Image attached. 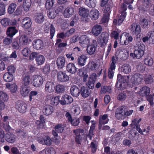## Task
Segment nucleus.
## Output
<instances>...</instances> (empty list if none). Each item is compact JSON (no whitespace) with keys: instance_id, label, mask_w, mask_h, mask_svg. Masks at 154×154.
Returning <instances> with one entry per match:
<instances>
[{"instance_id":"nucleus-1","label":"nucleus","mask_w":154,"mask_h":154,"mask_svg":"<svg viewBox=\"0 0 154 154\" xmlns=\"http://www.w3.org/2000/svg\"><path fill=\"white\" fill-rule=\"evenodd\" d=\"M144 49V45L143 44H140L135 47L134 53H130V56L133 59H139L143 55Z\"/></svg>"},{"instance_id":"nucleus-2","label":"nucleus","mask_w":154,"mask_h":154,"mask_svg":"<svg viewBox=\"0 0 154 154\" xmlns=\"http://www.w3.org/2000/svg\"><path fill=\"white\" fill-rule=\"evenodd\" d=\"M118 57L113 56L111 58V63L110 64V67L108 69V77L109 79L113 78L115 70L116 68V64L118 60Z\"/></svg>"},{"instance_id":"nucleus-3","label":"nucleus","mask_w":154,"mask_h":154,"mask_svg":"<svg viewBox=\"0 0 154 154\" xmlns=\"http://www.w3.org/2000/svg\"><path fill=\"white\" fill-rule=\"evenodd\" d=\"M130 30L132 35L137 36L141 33V28L139 25L136 23H133L131 26Z\"/></svg>"},{"instance_id":"nucleus-4","label":"nucleus","mask_w":154,"mask_h":154,"mask_svg":"<svg viewBox=\"0 0 154 154\" xmlns=\"http://www.w3.org/2000/svg\"><path fill=\"white\" fill-rule=\"evenodd\" d=\"M27 105L23 101L21 100H18L16 104L15 107L20 113H25L27 109Z\"/></svg>"},{"instance_id":"nucleus-5","label":"nucleus","mask_w":154,"mask_h":154,"mask_svg":"<svg viewBox=\"0 0 154 154\" xmlns=\"http://www.w3.org/2000/svg\"><path fill=\"white\" fill-rule=\"evenodd\" d=\"M73 101V99L72 97L67 94L63 95L60 100V103L62 105L70 104Z\"/></svg>"},{"instance_id":"nucleus-6","label":"nucleus","mask_w":154,"mask_h":154,"mask_svg":"<svg viewBox=\"0 0 154 154\" xmlns=\"http://www.w3.org/2000/svg\"><path fill=\"white\" fill-rule=\"evenodd\" d=\"M97 77V75L95 73L90 75L86 83V85L89 89H93L94 88Z\"/></svg>"},{"instance_id":"nucleus-7","label":"nucleus","mask_w":154,"mask_h":154,"mask_svg":"<svg viewBox=\"0 0 154 154\" xmlns=\"http://www.w3.org/2000/svg\"><path fill=\"white\" fill-rule=\"evenodd\" d=\"M43 78L40 75H34L33 77V85L35 87H40L43 83Z\"/></svg>"},{"instance_id":"nucleus-8","label":"nucleus","mask_w":154,"mask_h":154,"mask_svg":"<svg viewBox=\"0 0 154 154\" xmlns=\"http://www.w3.org/2000/svg\"><path fill=\"white\" fill-rule=\"evenodd\" d=\"M106 8L104 10V12L105 13L101 20V22L103 23H108L109 21V15L111 10L109 8V5H108Z\"/></svg>"},{"instance_id":"nucleus-9","label":"nucleus","mask_w":154,"mask_h":154,"mask_svg":"<svg viewBox=\"0 0 154 154\" xmlns=\"http://www.w3.org/2000/svg\"><path fill=\"white\" fill-rule=\"evenodd\" d=\"M37 141L39 143L48 146H51L52 143V140L48 136H46L43 138L38 137Z\"/></svg>"},{"instance_id":"nucleus-10","label":"nucleus","mask_w":154,"mask_h":154,"mask_svg":"<svg viewBox=\"0 0 154 154\" xmlns=\"http://www.w3.org/2000/svg\"><path fill=\"white\" fill-rule=\"evenodd\" d=\"M124 107L123 106L119 107L115 112L116 117L118 120L123 119L125 118V109Z\"/></svg>"},{"instance_id":"nucleus-11","label":"nucleus","mask_w":154,"mask_h":154,"mask_svg":"<svg viewBox=\"0 0 154 154\" xmlns=\"http://www.w3.org/2000/svg\"><path fill=\"white\" fill-rule=\"evenodd\" d=\"M79 42L80 45L83 48L88 46L90 42L89 38L86 35H82L79 38Z\"/></svg>"},{"instance_id":"nucleus-12","label":"nucleus","mask_w":154,"mask_h":154,"mask_svg":"<svg viewBox=\"0 0 154 154\" xmlns=\"http://www.w3.org/2000/svg\"><path fill=\"white\" fill-rule=\"evenodd\" d=\"M100 36L101 38H99V41L101 44V47L102 48L107 43L109 35L107 33L103 32L102 33Z\"/></svg>"},{"instance_id":"nucleus-13","label":"nucleus","mask_w":154,"mask_h":154,"mask_svg":"<svg viewBox=\"0 0 154 154\" xmlns=\"http://www.w3.org/2000/svg\"><path fill=\"white\" fill-rule=\"evenodd\" d=\"M69 79V77L66 73L60 71L57 73V80L61 82L68 81Z\"/></svg>"},{"instance_id":"nucleus-14","label":"nucleus","mask_w":154,"mask_h":154,"mask_svg":"<svg viewBox=\"0 0 154 154\" xmlns=\"http://www.w3.org/2000/svg\"><path fill=\"white\" fill-rule=\"evenodd\" d=\"M133 84L136 85L140 84L143 80V76L139 73H135L132 77Z\"/></svg>"},{"instance_id":"nucleus-15","label":"nucleus","mask_w":154,"mask_h":154,"mask_svg":"<svg viewBox=\"0 0 154 154\" xmlns=\"http://www.w3.org/2000/svg\"><path fill=\"white\" fill-rule=\"evenodd\" d=\"M32 46L34 48L37 50H40L43 48L44 43L42 40L38 39L33 41Z\"/></svg>"},{"instance_id":"nucleus-16","label":"nucleus","mask_w":154,"mask_h":154,"mask_svg":"<svg viewBox=\"0 0 154 154\" xmlns=\"http://www.w3.org/2000/svg\"><path fill=\"white\" fill-rule=\"evenodd\" d=\"M55 85L53 82H47L45 85V91L49 93H51L54 91L55 89Z\"/></svg>"},{"instance_id":"nucleus-17","label":"nucleus","mask_w":154,"mask_h":154,"mask_svg":"<svg viewBox=\"0 0 154 154\" xmlns=\"http://www.w3.org/2000/svg\"><path fill=\"white\" fill-rule=\"evenodd\" d=\"M34 20L36 23L41 24L43 23L45 20V16L42 12L37 13L34 17Z\"/></svg>"},{"instance_id":"nucleus-18","label":"nucleus","mask_w":154,"mask_h":154,"mask_svg":"<svg viewBox=\"0 0 154 154\" xmlns=\"http://www.w3.org/2000/svg\"><path fill=\"white\" fill-rule=\"evenodd\" d=\"M65 57L63 56H59L57 59L56 64L58 68L62 69L65 66L66 63Z\"/></svg>"},{"instance_id":"nucleus-19","label":"nucleus","mask_w":154,"mask_h":154,"mask_svg":"<svg viewBox=\"0 0 154 154\" xmlns=\"http://www.w3.org/2000/svg\"><path fill=\"white\" fill-rule=\"evenodd\" d=\"M54 111L53 107L50 105H46L43 108V112L44 115L49 116Z\"/></svg>"},{"instance_id":"nucleus-20","label":"nucleus","mask_w":154,"mask_h":154,"mask_svg":"<svg viewBox=\"0 0 154 154\" xmlns=\"http://www.w3.org/2000/svg\"><path fill=\"white\" fill-rule=\"evenodd\" d=\"M18 32V30L16 29L15 26L9 27L7 30L6 34L8 36L11 38H12L16 33Z\"/></svg>"},{"instance_id":"nucleus-21","label":"nucleus","mask_w":154,"mask_h":154,"mask_svg":"<svg viewBox=\"0 0 154 154\" xmlns=\"http://www.w3.org/2000/svg\"><path fill=\"white\" fill-rule=\"evenodd\" d=\"M102 29V27L100 25L98 24L95 25L92 29V33L95 36H98L101 32Z\"/></svg>"},{"instance_id":"nucleus-22","label":"nucleus","mask_w":154,"mask_h":154,"mask_svg":"<svg viewBox=\"0 0 154 154\" xmlns=\"http://www.w3.org/2000/svg\"><path fill=\"white\" fill-rule=\"evenodd\" d=\"M80 92L83 97H87L91 94V91L87 87L82 86L81 87Z\"/></svg>"},{"instance_id":"nucleus-23","label":"nucleus","mask_w":154,"mask_h":154,"mask_svg":"<svg viewBox=\"0 0 154 154\" xmlns=\"http://www.w3.org/2000/svg\"><path fill=\"white\" fill-rule=\"evenodd\" d=\"M18 40L20 46L23 47L27 45L28 42V38L26 35H22Z\"/></svg>"},{"instance_id":"nucleus-24","label":"nucleus","mask_w":154,"mask_h":154,"mask_svg":"<svg viewBox=\"0 0 154 154\" xmlns=\"http://www.w3.org/2000/svg\"><path fill=\"white\" fill-rule=\"evenodd\" d=\"M87 58L86 56L82 55L79 57L77 59V64L79 66H82L85 65Z\"/></svg>"},{"instance_id":"nucleus-25","label":"nucleus","mask_w":154,"mask_h":154,"mask_svg":"<svg viewBox=\"0 0 154 154\" xmlns=\"http://www.w3.org/2000/svg\"><path fill=\"white\" fill-rule=\"evenodd\" d=\"M66 69L68 72L71 74H74L77 71V68L74 64L72 63H69L67 64Z\"/></svg>"},{"instance_id":"nucleus-26","label":"nucleus","mask_w":154,"mask_h":154,"mask_svg":"<svg viewBox=\"0 0 154 154\" xmlns=\"http://www.w3.org/2000/svg\"><path fill=\"white\" fill-rule=\"evenodd\" d=\"M5 139L7 141L10 143H13L15 140L14 135L10 132H8L5 134Z\"/></svg>"},{"instance_id":"nucleus-27","label":"nucleus","mask_w":154,"mask_h":154,"mask_svg":"<svg viewBox=\"0 0 154 154\" xmlns=\"http://www.w3.org/2000/svg\"><path fill=\"white\" fill-rule=\"evenodd\" d=\"M74 12V9L72 7H68L64 11L63 15L65 17L69 18L73 15Z\"/></svg>"},{"instance_id":"nucleus-28","label":"nucleus","mask_w":154,"mask_h":154,"mask_svg":"<svg viewBox=\"0 0 154 154\" xmlns=\"http://www.w3.org/2000/svg\"><path fill=\"white\" fill-rule=\"evenodd\" d=\"M125 36L126 37V40L124 41V43L121 42V36L120 41V43L122 45H127L129 44L130 42H131L133 40L132 37L130 35L129 33L128 32H126Z\"/></svg>"},{"instance_id":"nucleus-29","label":"nucleus","mask_w":154,"mask_h":154,"mask_svg":"<svg viewBox=\"0 0 154 154\" xmlns=\"http://www.w3.org/2000/svg\"><path fill=\"white\" fill-rule=\"evenodd\" d=\"M99 14L97 10L94 9L91 11L89 16L92 20H95L98 18Z\"/></svg>"},{"instance_id":"nucleus-30","label":"nucleus","mask_w":154,"mask_h":154,"mask_svg":"<svg viewBox=\"0 0 154 154\" xmlns=\"http://www.w3.org/2000/svg\"><path fill=\"white\" fill-rule=\"evenodd\" d=\"M150 92V88L146 86L143 87L140 89L139 94L142 97L147 96Z\"/></svg>"},{"instance_id":"nucleus-31","label":"nucleus","mask_w":154,"mask_h":154,"mask_svg":"<svg viewBox=\"0 0 154 154\" xmlns=\"http://www.w3.org/2000/svg\"><path fill=\"white\" fill-rule=\"evenodd\" d=\"M29 92V89L28 86L22 85L20 88V92L21 95L23 97L28 96Z\"/></svg>"},{"instance_id":"nucleus-32","label":"nucleus","mask_w":154,"mask_h":154,"mask_svg":"<svg viewBox=\"0 0 154 154\" xmlns=\"http://www.w3.org/2000/svg\"><path fill=\"white\" fill-rule=\"evenodd\" d=\"M79 89L76 85L72 86L70 88V92L71 95L75 97H77L80 93Z\"/></svg>"},{"instance_id":"nucleus-33","label":"nucleus","mask_w":154,"mask_h":154,"mask_svg":"<svg viewBox=\"0 0 154 154\" xmlns=\"http://www.w3.org/2000/svg\"><path fill=\"white\" fill-rule=\"evenodd\" d=\"M89 11L88 9L85 8H81L79 10V15L84 18H86L89 15Z\"/></svg>"},{"instance_id":"nucleus-34","label":"nucleus","mask_w":154,"mask_h":154,"mask_svg":"<svg viewBox=\"0 0 154 154\" xmlns=\"http://www.w3.org/2000/svg\"><path fill=\"white\" fill-rule=\"evenodd\" d=\"M32 4L31 0H23V6L25 11H28Z\"/></svg>"},{"instance_id":"nucleus-35","label":"nucleus","mask_w":154,"mask_h":154,"mask_svg":"<svg viewBox=\"0 0 154 154\" xmlns=\"http://www.w3.org/2000/svg\"><path fill=\"white\" fill-rule=\"evenodd\" d=\"M49 30L45 29V31L46 33H48L49 31H50V38L51 39H52L55 34V29L54 27V25L52 24H51L50 26L49 27Z\"/></svg>"},{"instance_id":"nucleus-36","label":"nucleus","mask_w":154,"mask_h":154,"mask_svg":"<svg viewBox=\"0 0 154 154\" xmlns=\"http://www.w3.org/2000/svg\"><path fill=\"white\" fill-rule=\"evenodd\" d=\"M87 47V52L89 54L92 55L94 53L96 50V47L94 44H92Z\"/></svg>"},{"instance_id":"nucleus-37","label":"nucleus","mask_w":154,"mask_h":154,"mask_svg":"<svg viewBox=\"0 0 154 154\" xmlns=\"http://www.w3.org/2000/svg\"><path fill=\"white\" fill-rule=\"evenodd\" d=\"M144 63L147 66H152L153 63L152 58L149 55L146 56L144 59Z\"/></svg>"},{"instance_id":"nucleus-38","label":"nucleus","mask_w":154,"mask_h":154,"mask_svg":"<svg viewBox=\"0 0 154 154\" xmlns=\"http://www.w3.org/2000/svg\"><path fill=\"white\" fill-rule=\"evenodd\" d=\"M3 78L5 81L7 82H11L13 80L14 76L12 74L8 72L5 73L4 75Z\"/></svg>"},{"instance_id":"nucleus-39","label":"nucleus","mask_w":154,"mask_h":154,"mask_svg":"<svg viewBox=\"0 0 154 154\" xmlns=\"http://www.w3.org/2000/svg\"><path fill=\"white\" fill-rule=\"evenodd\" d=\"M121 69L125 74H128L131 71V66L128 64H125L122 65Z\"/></svg>"},{"instance_id":"nucleus-40","label":"nucleus","mask_w":154,"mask_h":154,"mask_svg":"<svg viewBox=\"0 0 154 154\" xmlns=\"http://www.w3.org/2000/svg\"><path fill=\"white\" fill-rule=\"evenodd\" d=\"M45 59L44 56L42 55H39L35 58L36 64L38 65H42L44 63Z\"/></svg>"},{"instance_id":"nucleus-41","label":"nucleus","mask_w":154,"mask_h":154,"mask_svg":"<svg viewBox=\"0 0 154 154\" xmlns=\"http://www.w3.org/2000/svg\"><path fill=\"white\" fill-rule=\"evenodd\" d=\"M77 130H74L73 131L74 133L76 134L75 138V141L77 144H81V141L82 140V135L80 134H77L78 133L77 132Z\"/></svg>"},{"instance_id":"nucleus-42","label":"nucleus","mask_w":154,"mask_h":154,"mask_svg":"<svg viewBox=\"0 0 154 154\" xmlns=\"http://www.w3.org/2000/svg\"><path fill=\"white\" fill-rule=\"evenodd\" d=\"M121 14L119 17L118 20V24L120 25L124 20L127 15V12L126 11H122Z\"/></svg>"},{"instance_id":"nucleus-43","label":"nucleus","mask_w":154,"mask_h":154,"mask_svg":"<svg viewBox=\"0 0 154 154\" xmlns=\"http://www.w3.org/2000/svg\"><path fill=\"white\" fill-rule=\"evenodd\" d=\"M23 85L28 86L30 83L31 79L30 76L29 75H25L23 78Z\"/></svg>"},{"instance_id":"nucleus-44","label":"nucleus","mask_w":154,"mask_h":154,"mask_svg":"<svg viewBox=\"0 0 154 154\" xmlns=\"http://www.w3.org/2000/svg\"><path fill=\"white\" fill-rule=\"evenodd\" d=\"M111 91L112 90L110 86H102L100 91L102 94H105L106 92L110 93Z\"/></svg>"},{"instance_id":"nucleus-45","label":"nucleus","mask_w":154,"mask_h":154,"mask_svg":"<svg viewBox=\"0 0 154 154\" xmlns=\"http://www.w3.org/2000/svg\"><path fill=\"white\" fill-rule=\"evenodd\" d=\"M56 92L57 94H60L64 91L65 90V87L62 85H58L55 87Z\"/></svg>"},{"instance_id":"nucleus-46","label":"nucleus","mask_w":154,"mask_h":154,"mask_svg":"<svg viewBox=\"0 0 154 154\" xmlns=\"http://www.w3.org/2000/svg\"><path fill=\"white\" fill-rule=\"evenodd\" d=\"M16 5L14 3H12L10 4L8 8V12L10 14H11L14 12L16 7Z\"/></svg>"},{"instance_id":"nucleus-47","label":"nucleus","mask_w":154,"mask_h":154,"mask_svg":"<svg viewBox=\"0 0 154 154\" xmlns=\"http://www.w3.org/2000/svg\"><path fill=\"white\" fill-rule=\"evenodd\" d=\"M128 91H124L123 93L119 94L117 97L118 100L121 101L125 100L127 96V94H128Z\"/></svg>"},{"instance_id":"nucleus-48","label":"nucleus","mask_w":154,"mask_h":154,"mask_svg":"<svg viewBox=\"0 0 154 154\" xmlns=\"http://www.w3.org/2000/svg\"><path fill=\"white\" fill-rule=\"evenodd\" d=\"M96 0H85V3L90 8H94L95 6Z\"/></svg>"},{"instance_id":"nucleus-49","label":"nucleus","mask_w":154,"mask_h":154,"mask_svg":"<svg viewBox=\"0 0 154 154\" xmlns=\"http://www.w3.org/2000/svg\"><path fill=\"white\" fill-rule=\"evenodd\" d=\"M54 0H47L45 3V8L47 9L50 10L53 6Z\"/></svg>"},{"instance_id":"nucleus-50","label":"nucleus","mask_w":154,"mask_h":154,"mask_svg":"<svg viewBox=\"0 0 154 154\" xmlns=\"http://www.w3.org/2000/svg\"><path fill=\"white\" fill-rule=\"evenodd\" d=\"M140 21V24L142 25L143 28L146 29L148 28V21L145 18H143L141 19Z\"/></svg>"},{"instance_id":"nucleus-51","label":"nucleus","mask_w":154,"mask_h":154,"mask_svg":"<svg viewBox=\"0 0 154 154\" xmlns=\"http://www.w3.org/2000/svg\"><path fill=\"white\" fill-rule=\"evenodd\" d=\"M9 97L7 94L2 91H0V100L5 102H7L8 100Z\"/></svg>"},{"instance_id":"nucleus-52","label":"nucleus","mask_w":154,"mask_h":154,"mask_svg":"<svg viewBox=\"0 0 154 154\" xmlns=\"http://www.w3.org/2000/svg\"><path fill=\"white\" fill-rule=\"evenodd\" d=\"M108 115L104 114L102 117L101 118L100 117L99 121L101 122L103 125H105L107 124L109 121V119H107Z\"/></svg>"},{"instance_id":"nucleus-53","label":"nucleus","mask_w":154,"mask_h":154,"mask_svg":"<svg viewBox=\"0 0 154 154\" xmlns=\"http://www.w3.org/2000/svg\"><path fill=\"white\" fill-rule=\"evenodd\" d=\"M125 83L126 82L123 83L122 82H117L116 86L118 90H123L125 88Z\"/></svg>"},{"instance_id":"nucleus-54","label":"nucleus","mask_w":154,"mask_h":154,"mask_svg":"<svg viewBox=\"0 0 154 154\" xmlns=\"http://www.w3.org/2000/svg\"><path fill=\"white\" fill-rule=\"evenodd\" d=\"M72 126H77L80 123L79 119L78 118H74L72 119L69 122Z\"/></svg>"},{"instance_id":"nucleus-55","label":"nucleus","mask_w":154,"mask_h":154,"mask_svg":"<svg viewBox=\"0 0 154 154\" xmlns=\"http://www.w3.org/2000/svg\"><path fill=\"white\" fill-rule=\"evenodd\" d=\"M64 126L62 124H58L55 126L54 129L58 133H62L64 130Z\"/></svg>"},{"instance_id":"nucleus-56","label":"nucleus","mask_w":154,"mask_h":154,"mask_svg":"<svg viewBox=\"0 0 154 154\" xmlns=\"http://www.w3.org/2000/svg\"><path fill=\"white\" fill-rule=\"evenodd\" d=\"M97 65V64L94 62H89L86 66V67L90 70H95Z\"/></svg>"},{"instance_id":"nucleus-57","label":"nucleus","mask_w":154,"mask_h":154,"mask_svg":"<svg viewBox=\"0 0 154 154\" xmlns=\"http://www.w3.org/2000/svg\"><path fill=\"white\" fill-rule=\"evenodd\" d=\"M59 99L58 97L52 98L51 99L50 104L53 106H57L60 103Z\"/></svg>"},{"instance_id":"nucleus-58","label":"nucleus","mask_w":154,"mask_h":154,"mask_svg":"<svg viewBox=\"0 0 154 154\" xmlns=\"http://www.w3.org/2000/svg\"><path fill=\"white\" fill-rule=\"evenodd\" d=\"M119 32L118 31L113 30L110 34L111 38H113L115 40H117L119 38Z\"/></svg>"},{"instance_id":"nucleus-59","label":"nucleus","mask_w":154,"mask_h":154,"mask_svg":"<svg viewBox=\"0 0 154 154\" xmlns=\"http://www.w3.org/2000/svg\"><path fill=\"white\" fill-rule=\"evenodd\" d=\"M31 52L30 49L28 47L24 48L22 51V53L23 55L25 57L28 56L30 54Z\"/></svg>"},{"instance_id":"nucleus-60","label":"nucleus","mask_w":154,"mask_h":154,"mask_svg":"<svg viewBox=\"0 0 154 154\" xmlns=\"http://www.w3.org/2000/svg\"><path fill=\"white\" fill-rule=\"evenodd\" d=\"M5 4L3 2L0 3V16L4 15L5 13Z\"/></svg>"},{"instance_id":"nucleus-61","label":"nucleus","mask_w":154,"mask_h":154,"mask_svg":"<svg viewBox=\"0 0 154 154\" xmlns=\"http://www.w3.org/2000/svg\"><path fill=\"white\" fill-rule=\"evenodd\" d=\"M9 124V122H7L3 124V128L7 133L10 132L9 131L11 129H12L11 127L10 126Z\"/></svg>"},{"instance_id":"nucleus-62","label":"nucleus","mask_w":154,"mask_h":154,"mask_svg":"<svg viewBox=\"0 0 154 154\" xmlns=\"http://www.w3.org/2000/svg\"><path fill=\"white\" fill-rule=\"evenodd\" d=\"M1 23L3 26L5 27L9 25L10 20L8 18H5L1 20Z\"/></svg>"},{"instance_id":"nucleus-63","label":"nucleus","mask_w":154,"mask_h":154,"mask_svg":"<svg viewBox=\"0 0 154 154\" xmlns=\"http://www.w3.org/2000/svg\"><path fill=\"white\" fill-rule=\"evenodd\" d=\"M20 46H21L18 40L15 41L12 43V47L14 49L18 50Z\"/></svg>"},{"instance_id":"nucleus-64","label":"nucleus","mask_w":154,"mask_h":154,"mask_svg":"<svg viewBox=\"0 0 154 154\" xmlns=\"http://www.w3.org/2000/svg\"><path fill=\"white\" fill-rule=\"evenodd\" d=\"M0 57L2 60L5 61L10 60L9 56L3 53H2L0 54Z\"/></svg>"}]
</instances>
